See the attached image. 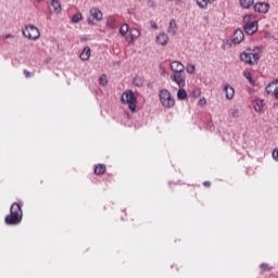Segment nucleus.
<instances>
[{
    "instance_id": "39448f33",
    "label": "nucleus",
    "mask_w": 278,
    "mask_h": 278,
    "mask_svg": "<svg viewBox=\"0 0 278 278\" xmlns=\"http://www.w3.org/2000/svg\"><path fill=\"white\" fill-rule=\"evenodd\" d=\"M23 36L28 40H38L40 38V30L34 25H27L23 30Z\"/></svg>"
},
{
    "instance_id": "2f4dec72",
    "label": "nucleus",
    "mask_w": 278,
    "mask_h": 278,
    "mask_svg": "<svg viewBox=\"0 0 278 278\" xmlns=\"http://www.w3.org/2000/svg\"><path fill=\"white\" fill-rule=\"evenodd\" d=\"M232 118H240V110L235 109L231 113Z\"/></svg>"
},
{
    "instance_id": "6ab92c4d",
    "label": "nucleus",
    "mask_w": 278,
    "mask_h": 278,
    "mask_svg": "<svg viewBox=\"0 0 278 278\" xmlns=\"http://www.w3.org/2000/svg\"><path fill=\"white\" fill-rule=\"evenodd\" d=\"M253 108L255 112H262V110H264V100H261V99L254 100Z\"/></svg>"
},
{
    "instance_id": "cd10ccee",
    "label": "nucleus",
    "mask_w": 278,
    "mask_h": 278,
    "mask_svg": "<svg viewBox=\"0 0 278 278\" xmlns=\"http://www.w3.org/2000/svg\"><path fill=\"white\" fill-rule=\"evenodd\" d=\"M127 31H129V25L123 24L119 28L121 36H127Z\"/></svg>"
},
{
    "instance_id": "412c9836",
    "label": "nucleus",
    "mask_w": 278,
    "mask_h": 278,
    "mask_svg": "<svg viewBox=\"0 0 278 278\" xmlns=\"http://www.w3.org/2000/svg\"><path fill=\"white\" fill-rule=\"evenodd\" d=\"M168 33L172 34V36H175V34H177V22H175V20H172L169 22Z\"/></svg>"
},
{
    "instance_id": "aec40b11",
    "label": "nucleus",
    "mask_w": 278,
    "mask_h": 278,
    "mask_svg": "<svg viewBox=\"0 0 278 278\" xmlns=\"http://www.w3.org/2000/svg\"><path fill=\"white\" fill-rule=\"evenodd\" d=\"M105 170H108L105 164H98L94 167V175H105Z\"/></svg>"
},
{
    "instance_id": "423d86ee",
    "label": "nucleus",
    "mask_w": 278,
    "mask_h": 278,
    "mask_svg": "<svg viewBox=\"0 0 278 278\" xmlns=\"http://www.w3.org/2000/svg\"><path fill=\"white\" fill-rule=\"evenodd\" d=\"M240 60L241 62H244L245 64L253 66L254 64H257V61L260 60V53L242 52L240 54Z\"/></svg>"
},
{
    "instance_id": "6e6552de",
    "label": "nucleus",
    "mask_w": 278,
    "mask_h": 278,
    "mask_svg": "<svg viewBox=\"0 0 278 278\" xmlns=\"http://www.w3.org/2000/svg\"><path fill=\"white\" fill-rule=\"evenodd\" d=\"M267 94H271V97H275V99H278V80L271 81L266 87Z\"/></svg>"
},
{
    "instance_id": "9d476101",
    "label": "nucleus",
    "mask_w": 278,
    "mask_h": 278,
    "mask_svg": "<svg viewBox=\"0 0 278 278\" xmlns=\"http://www.w3.org/2000/svg\"><path fill=\"white\" fill-rule=\"evenodd\" d=\"M270 5L266 2H257L254 4V11L258 12L260 14H266L268 12Z\"/></svg>"
},
{
    "instance_id": "4468645a",
    "label": "nucleus",
    "mask_w": 278,
    "mask_h": 278,
    "mask_svg": "<svg viewBox=\"0 0 278 278\" xmlns=\"http://www.w3.org/2000/svg\"><path fill=\"white\" fill-rule=\"evenodd\" d=\"M170 70L173 73H184V71H186V66H184L179 61H174L170 64Z\"/></svg>"
},
{
    "instance_id": "5701e85b",
    "label": "nucleus",
    "mask_w": 278,
    "mask_h": 278,
    "mask_svg": "<svg viewBox=\"0 0 278 278\" xmlns=\"http://www.w3.org/2000/svg\"><path fill=\"white\" fill-rule=\"evenodd\" d=\"M253 3H255V0H240V5L244 10H249V8H251V5H253Z\"/></svg>"
},
{
    "instance_id": "a19ab883",
    "label": "nucleus",
    "mask_w": 278,
    "mask_h": 278,
    "mask_svg": "<svg viewBox=\"0 0 278 278\" xmlns=\"http://www.w3.org/2000/svg\"><path fill=\"white\" fill-rule=\"evenodd\" d=\"M37 3H40L42 0H35Z\"/></svg>"
},
{
    "instance_id": "393cba45",
    "label": "nucleus",
    "mask_w": 278,
    "mask_h": 278,
    "mask_svg": "<svg viewBox=\"0 0 278 278\" xmlns=\"http://www.w3.org/2000/svg\"><path fill=\"white\" fill-rule=\"evenodd\" d=\"M260 269L262 270V273H270V270H273V268L270 267V265H268V263H262L260 265Z\"/></svg>"
},
{
    "instance_id": "c85d7f7f",
    "label": "nucleus",
    "mask_w": 278,
    "mask_h": 278,
    "mask_svg": "<svg viewBox=\"0 0 278 278\" xmlns=\"http://www.w3.org/2000/svg\"><path fill=\"white\" fill-rule=\"evenodd\" d=\"M197 71V67L194 66V64H187L186 66V72L189 75H194V72Z\"/></svg>"
},
{
    "instance_id": "7ed1b4c3",
    "label": "nucleus",
    "mask_w": 278,
    "mask_h": 278,
    "mask_svg": "<svg viewBox=\"0 0 278 278\" xmlns=\"http://www.w3.org/2000/svg\"><path fill=\"white\" fill-rule=\"evenodd\" d=\"M122 103L124 105H128V110H130V112H136L138 97H136L132 90H126L122 93Z\"/></svg>"
},
{
    "instance_id": "2eb2a0df",
    "label": "nucleus",
    "mask_w": 278,
    "mask_h": 278,
    "mask_svg": "<svg viewBox=\"0 0 278 278\" xmlns=\"http://www.w3.org/2000/svg\"><path fill=\"white\" fill-rule=\"evenodd\" d=\"M224 92L226 94V99H228V101H231V99H233L235 94H236V90L233 89V87L226 85L224 88Z\"/></svg>"
},
{
    "instance_id": "c756f323",
    "label": "nucleus",
    "mask_w": 278,
    "mask_h": 278,
    "mask_svg": "<svg viewBox=\"0 0 278 278\" xmlns=\"http://www.w3.org/2000/svg\"><path fill=\"white\" fill-rule=\"evenodd\" d=\"M79 21H84V15L81 13L73 15L72 23H79Z\"/></svg>"
},
{
    "instance_id": "b1692460",
    "label": "nucleus",
    "mask_w": 278,
    "mask_h": 278,
    "mask_svg": "<svg viewBox=\"0 0 278 278\" xmlns=\"http://www.w3.org/2000/svg\"><path fill=\"white\" fill-rule=\"evenodd\" d=\"M177 99H178L179 101H184V100L188 99V92H186L185 89H179V90L177 91Z\"/></svg>"
},
{
    "instance_id": "4c0bfd02",
    "label": "nucleus",
    "mask_w": 278,
    "mask_h": 278,
    "mask_svg": "<svg viewBox=\"0 0 278 278\" xmlns=\"http://www.w3.org/2000/svg\"><path fill=\"white\" fill-rule=\"evenodd\" d=\"M88 24L89 25H94V22H92V20H88Z\"/></svg>"
},
{
    "instance_id": "20e7f679",
    "label": "nucleus",
    "mask_w": 278,
    "mask_h": 278,
    "mask_svg": "<svg viewBox=\"0 0 278 278\" xmlns=\"http://www.w3.org/2000/svg\"><path fill=\"white\" fill-rule=\"evenodd\" d=\"M159 99L163 108H166L167 110H170V108H175V98L173 97V94H170V91H168V89L160 90Z\"/></svg>"
},
{
    "instance_id": "f3484780",
    "label": "nucleus",
    "mask_w": 278,
    "mask_h": 278,
    "mask_svg": "<svg viewBox=\"0 0 278 278\" xmlns=\"http://www.w3.org/2000/svg\"><path fill=\"white\" fill-rule=\"evenodd\" d=\"M90 55H91V50L90 47H85L83 52L80 53V60H83V62H86L88 60H90Z\"/></svg>"
},
{
    "instance_id": "0eeeda50",
    "label": "nucleus",
    "mask_w": 278,
    "mask_h": 278,
    "mask_svg": "<svg viewBox=\"0 0 278 278\" xmlns=\"http://www.w3.org/2000/svg\"><path fill=\"white\" fill-rule=\"evenodd\" d=\"M170 79L174 84H177L179 88H184V86H186V76L184 75V72L173 73L170 75Z\"/></svg>"
},
{
    "instance_id": "c9c22d12",
    "label": "nucleus",
    "mask_w": 278,
    "mask_h": 278,
    "mask_svg": "<svg viewBox=\"0 0 278 278\" xmlns=\"http://www.w3.org/2000/svg\"><path fill=\"white\" fill-rule=\"evenodd\" d=\"M23 74H24V77H26V78L31 77V74L27 70H24Z\"/></svg>"
},
{
    "instance_id": "a878e982",
    "label": "nucleus",
    "mask_w": 278,
    "mask_h": 278,
    "mask_svg": "<svg viewBox=\"0 0 278 278\" xmlns=\"http://www.w3.org/2000/svg\"><path fill=\"white\" fill-rule=\"evenodd\" d=\"M254 18H255V16H253L251 14L244 15V17H243L244 25H250L251 23H253V21H255Z\"/></svg>"
},
{
    "instance_id": "9b49d317",
    "label": "nucleus",
    "mask_w": 278,
    "mask_h": 278,
    "mask_svg": "<svg viewBox=\"0 0 278 278\" xmlns=\"http://www.w3.org/2000/svg\"><path fill=\"white\" fill-rule=\"evenodd\" d=\"M130 37L127 38V42L128 45H134L135 40H138V38H140V30H138L137 28H131L129 30Z\"/></svg>"
},
{
    "instance_id": "4be33fe9",
    "label": "nucleus",
    "mask_w": 278,
    "mask_h": 278,
    "mask_svg": "<svg viewBox=\"0 0 278 278\" xmlns=\"http://www.w3.org/2000/svg\"><path fill=\"white\" fill-rule=\"evenodd\" d=\"M106 27H110V29H114L116 27V17L109 16L106 18Z\"/></svg>"
},
{
    "instance_id": "a211bd4d",
    "label": "nucleus",
    "mask_w": 278,
    "mask_h": 278,
    "mask_svg": "<svg viewBox=\"0 0 278 278\" xmlns=\"http://www.w3.org/2000/svg\"><path fill=\"white\" fill-rule=\"evenodd\" d=\"M50 1L53 8L54 14H60L62 12V4L60 3V0H50Z\"/></svg>"
},
{
    "instance_id": "f03ea898",
    "label": "nucleus",
    "mask_w": 278,
    "mask_h": 278,
    "mask_svg": "<svg viewBox=\"0 0 278 278\" xmlns=\"http://www.w3.org/2000/svg\"><path fill=\"white\" fill-rule=\"evenodd\" d=\"M21 220H23V208H21V204L13 203L10 207V214L4 218V223L7 225H18Z\"/></svg>"
},
{
    "instance_id": "f704fd0d",
    "label": "nucleus",
    "mask_w": 278,
    "mask_h": 278,
    "mask_svg": "<svg viewBox=\"0 0 278 278\" xmlns=\"http://www.w3.org/2000/svg\"><path fill=\"white\" fill-rule=\"evenodd\" d=\"M273 157H274V160H275L276 162H278V149H275V150L273 151Z\"/></svg>"
},
{
    "instance_id": "1a4fd4ad",
    "label": "nucleus",
    "mask_w": 278,
    "mask_h": 278,
    "mask_svg": "<svg viewBox=\"0 0 278 278\" xmlns=\"http://www.w3.org/2000/svg\"><path fill=\"white\" fill-rule=\"evenodd\" d=\"M243 29L248 36H253L257 31V21H253L251 24H244Z\"/></svg>"
},
{
    "instance_id": "f257e3e1",
    "label": "nucleus",
    "mask_w": 278,
    "mask_h": 278,
    "mask_svg": "<svg viewBox=\"0 0 278 278\" xmlns=\"http://www.w3.org/2000/svg\"><path fill=\"white\" fill-rule=\"evenodd\" d=\"M21 220H23V208H21V204L13 203L10 207V214L4 218V223L7 225H18Z\"/></svg>"
},
{
    "instance_id": "ea45409f",
    "label": "nucleus",
    "mask_w": 278,
    "mask_h": 278,
    "mask_svg": "<svg viewBox=\"0 0 278 278\" xmlns=\"http://www.w3.org/2000/svg\"><path fill=\"white\" fill-rule=\"evenodd\" d=\"M137 86H142V83H140V81H137Z\"/></svg>"
},
{
    "instance_id": "dca6fc26",
    "label": "nucleus",
    "mask_w": 278,
    "mask_h": 278,
    "mask_svg": "<svg viewBox=\"0 0 278 278\" xmlns=\"http://www.w3.org/2000/svg\"><path fill=\"white\" fill-rule=\"evenodd\" d=\"M157 45H161L162 47H166L168 45V35L162 33L156 37Z\"/></svg>"
},
{
    "instance_id": "bb28decb",
    "label": "nucleus",
    "mask_w": 278,
    "mask_h": 278,
    "mask_svg": "<svg viewBox=\"0 0 278 278\" xmlns=\"http://www.w3.org/2000/svg\"><path fill=\"white\" fill-rule=\"evenodd\" d=\"M197 3L199 5V8H201L202 10H206L210 1L208 0H197Z\"/></svg>"
},
{
    "instance_id": "58836bf2",
    "label": "nucleus",
    "mask_w": 278,
    "mask_h": 278,
    "mask_svg": "<svg viewBox=\"0 0 278 278\" xmlns=\"http://www.w3.org/2000/svg\"><path fill=\"white\" fill-rule=\"evenodd\" d=\"M5 38H14L12 35H5Z\"/></svg>"
},
{
    "instance_id": "ddd939ff",
    "label": "nucleus",
    "mask_w": 278,
    "mask_h": 278,
    "mask_svg": "<svg viewBox=\"0 0 278 278\" xmlns=\"http://www.w3.org/2000/svg\"><path fill=\"white\" fill-rule=\"evenodd\" d=\"M90 15L94 21H103V12L97 7L90 9Z\"/></svg>"
},
{
    "instance_id": "72a5a7b5",
    "label": "nucleus",
    "mask_w": 278,
    "mask_h": 278,
    "mask_svg": "<svg viewBox=\"0 0 278 278\" xmlns=\"http://www.w3.org/2000/svg\"><path fill=\"white\" fill-rule=\"evenodd\" d=\"M199 105H201L203 108V105H207V100L205 98H202L199 100Z\"/></svg>"
},
{
    "instance_id": "473e14b6",
    "label": "nucleus",
    "mask_w": 278,
    "mask_h": 278,
    "mask_svg": "<svg viewBox=\"0 0 278 278\" xmlns=\"http://www.w3.org/2000/svg\"><path fill=\"white\" fill-rule=\"evenodd\" d=\"M244 77L250 81V84H253V77L251 76V73H245Z\"/></svg>"
},
{
    "instance_id": "7c9ffc66",
    "label": "nucleus",
    "mask_w": 278,
    "mask_h": 278,
    "mask_svg": "<svg viewBox=\"0 0 278 278\" xmlns=\"http://www.w3.org/2000/svg\"><path fill=\"white\" fill-rule=\"evenodd\" d=\"M99 84L100 86H108V77H105V75L100 76Z\"/></svg>"
},
{
    "instance_id": "79ce46f5",
    "label": "nucleus",
    "mask_w": 278,
    "mask_h": 278,
    "mask_svg": "<svg viewBox=\"0 0 278 278\" xmlns=\"http://www.w3.org/2000/svg\"><path fill=\"white\" fill-rule=\"evenodd\" d=\"M136 81H138V78L135 79V84H138V83H136Z\"/></svg>"
},
{
    "instance_id": "e433bc0d",
    "label": "nucleus",
    "mask_w": 278,
    "mask_h": 278,
    "mask_svg": "<svg viewBox=\"0 0 278 278\" xmlns=\"http://www.w3.org/2000/svg\"><path fill=\"white\" fill-rule=\"evenodd\" d=\"M203 186H205V188H210V186H212V182H210V181H204V182H203Z\"/></svg>"
},
{
    "instance_id": "f8f14e48",
    "label": "nucleus",
    "mask_w": 278,
    "mask_h": 278,
    "mask_svg": "<svg viewBox=\"0 0 278 278\" xmlns=\"http://www.w3.org/2000/svg\"><path fill=\"white\" fill-rule=\"evenodd\" d=\"M244 40V33L241 29H237L232 35L233 45H240Z\"/></svg>"
}]
</instances>
